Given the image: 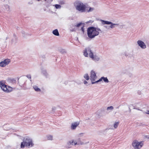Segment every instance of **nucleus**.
<instances>
[{
	"instance_id": "obj_28",
	"label": "nucleus",
	"mask_w": 149,
	"mask_h": 149,
	"mask_svg": "<svg viewBox=\"0 0 149 149\" xmlns=\"http://www.w3.org/2000/svg\"><path fill=\"white\" fill-rule=\"evenodd\" d=\"M83 24L81 22L79 23L76 25H75V26L77 27H79L80 26H81Z\"/></svg>"
},
{
	"instance_id": "obj_37",
	"label": "nucleus",
	"mask_w": 149,
	"mask_h": 149,
	"mask_svg": "<svg viewBox=\"0 0 149 149\" xmlns=\"http://www.w3.org/2000/svg\"><path fill=\"white\" fill-rule=\"evenodd\" d=\"M145 113L149 114V110L147 111V112H145Z\"/></svg>"
},
{
	"instance_id": "obj_34",
	"label": "nucleus",
	"mask_w": 149,
	"mask_h": 149,
	"mask_svg": "<svg viewBox=\"0 0 149 149\" xmlns=\"http://www.w3.org/2000/svg\"><path fill=\"white\" fill-rule=\"evenodd\" d=\"M84 26H82L81 28V30L83 32H84Z\"/></svg>"
},
{
	"instance_id": "obj_25",
	"label": "nucleus",
	"mask_w": 149,
	"mask_h": 149,
	"mask_svg": "<svg viewBox=\"0 0 149 149\" xmlns=\"http://www.w3.org/2000/svg\"><path fill=\"white\" fill-rule=\"evenodd\" d=\"M113 109V107L112 106H110V107H108L107 108V111L109 110H112Z\"/></svg>"
},
{
	"instance_id": "obj_29",
	"label": "nucleus",
	"mask_w": 149,
	"mask_h": 149,
	"mask_svg": "<svg viewBox=\"0 0 149 149\" xmlns=\"http://www.w3.org/2000/svg\"><path fill=\"white\" fill-rule=\"evenodd\" d=\"M60 52L62 54H64L66 53V51L64 49L60 50Z\"/></svg>"
},
{
	"instance_id": "obj_36",
	"label": "nucleus",
	"mask_w": 149,
	"mask_h": 149,
	"mask_svg": "<svg viewBox=\"0 0 149 149\" xmlns=\"http://www.w3.org/2000/svg\"><path fill=\"white\" fill-rule=\"evenodd\" d=\"M137 92L138 94H139V95H141V92L140 91H138Z\"/></svg>"
},
{
	"instance_id": "obj_11",
	"label": "nucleus",
	"mask_w": 149,
	"mask_h": 149,
	"mask_svg": "<svg viewBox=\"0 0 149 149\" xmlns=\"http://www.w3.org/2000/svg\"><path fill=\"white\" fill-rule=\"evenodd\" d=\"M137 44L142 49H145L146 46L145 43L142 40H138L137 41Z\"/></svg>"
},
{
	"instance_id": "obj_33",
	"label": "nucleus",
	"mask_w": 149,
	"mask_h": 149,
	"mask_svg": "<svg viewBox=\"0 0 149 149\" xmlns=\"http://www.w3.org/2000/svg\"><path fill=\"white\" fill-rule=\"evenodd\" d=\"M84 134V133H81L79 134L78 135L79 137H80V136H82Z\"/></svg>"
},
{
	"instance_id": "obj_4",
	"label": "nucleus",
	"mask_w": 149,
	"mask_h": 149,
	"mask_svg": "<svg viewBox=\"0 0 149 149\" xmlns=\"http://www.w3.org/2000/svg\"><path fill=\"white\" fill-rule=\"evenodd\" d=\"M0 87L3 91L6 93L10 92L12 91V88L5 85L3 81H0Z\"/></svg>"
},
{
	"instance_id": "obj_38",
	"label": "nucleus",
	"mask_w": 149,
	"mask_h": 149,
	"mask_svg": "<svg viewBox=\"0 0 149 149\" xmlns=\"http://www.w3.org/2000/svg\"><path fill=\"white\" fill-rule=\"evenodd\" d=\"M56 109V108L55 107H53L52 108V110H55Z\"/></svg>"
},
{
	"instance_id": "obj_3",
	"label": "nucleus",
	"mask_w": 149,
	"mask_h": 149,
	"mask_svg": "<svg viewBox=\"0 0 149 149\" xmlns=\"http://www.w3.org/2000/svg\"><path fill=\"white\" fill-rule=\"evenodd\" d=\"M74 6L76 9L81 12H84L87 11V7L86 5L81 2L76 1L74 3Z\"/></svg>"
},
{
	"instance_id": "obj_22",
	"label": "nucleus",
	"mask_w": 149,
	"mask_h": 149,
	"mask_svg": "<svg viewBox=\"0 0 149 149\" xmlns=\"http://www.w3.org/2000/svg\"><path fill=\"white\" fill-rule=\"evenodd\" d=\"M119 123L118 122H116L114 123L113 126L115 128H116L117 127Z\"/></svg>"
},
{
	"instance_id": "obj_7",
	"label": "nucleus",
	"mask_w": 149,
	"mask_h": 149,
	"mask_svg": "<svg viewBox=\"0 0 149 149\" xmlns=\"http://www.w3.org/2000/svg\"><path fill=\"white\" fill-rule=\"evenodd\" d=\"M131 50L128 48H126L123 50L121 52V54L125 57H129L131 55Z\"/></svg>"
},
{
	"instance_id": "obj_20",
	"label": "nucleus",
	"mask_w": 149,
	"mask_h": 149,
	"mask_svg": "<svg viewBox=\"0 0 149 149\" xmlns=\"http://www.w3.org/2000/svg\"><path fill=\"white\" fill-rule=\"evenodd\" d=\"M100 21L101 22L102 24H109V23L110 22L109 21H104L102 19H101Z\"/></svg>"
},
{
	"instance_id": "obj_16",
	"label": "nucleus",
	"mask_w": 149,
	"mask_h": 149,
	"mask_svg": "<svg viewBox=\"0 0 149 149\" xmlns=\"http://www.w3.org/2000/svg\"><path fill=\"white\" fill-rule=\"evenodd\" d=\"M109 24H110V28L113 29L116 26H118L119 25L118 24H114L110 22Z\"/></svg>"
},
{
	"instance_id": "obj_30",
	"label": "nucleus",
	"mask_w": 149,
	"mask_h": 149,
	"mask_svg": "<svg viewBox=\"0 0 149 149\" xmlns=\"http://www.w3.org/2000/svg\"><path fill=\"white\" fill-rule=\"evenodd\" d=\"M104 27H105L106 29H110V26H108L107 25H106L104 26Z\"/></svg>"
},
{
	"instance_id": "obj_10",
	"label": "nucleus",
	"mask_w": 149,
	"mask_h": 149,
	"mask_svg": "<svg viewBox=\"0 0 149 149\" xmlns=\"http://www.w3.org/2000/svg\"><path fill=\"white\" fill-rule=\"evenodd\" d=\"M89 57L91 58L93 60L95 61H98L100 59L99 57L93 53H91Z\"/></svg>"
},
{
	"instance_id": "obj_6",
	"label": "nucleus",
	"mask_w": 149,
	"mask_h": 149,
	"mask_svg": "<svg viewBox=\"0 0 149 149\" xmlns=\"http://www.w3.org/2000/svg\"><path fill=\"white\" fill-rule=\"evenodd\" d=\"M90 77V79L91 81L92 84L98 82H96L97 81V80L96 81L97 78V77L96 75L95 72V71L93 70H91V72Z\"/></svg>"
},
{
	"instance_id": "obj_31",
	"label": "nucleus",
	"mask_w": 149,
	"mask_h": 149,
	"mask_svg": "<svg viewBox=\"0 0 149 149\" xmlns=\"http://www.w3.org/2000/svg\"><path fill=\"white\" fill-rule=\"evenodd\" d=\"M42 73L45 74V75H46L47 74V72L45 70H44L42 72Z\"/></svg>"
},
{
	"instance_id": "obj_18",
	"label": "nucleus",
	"mask_w": 149,
	"mask_h": 149,
	"mask_svg": "<svg viewBox=\"0 0 149 149\" xmlns=\"http://www.w3.org/2000/svg\"><path fill=\"white\" fill-rule=\"evenodd\" d=\"M53 34L55 36H58L59 35L58 30L57 29H55L52 31Z\"/></svg>"
},
{
	"instance_id": "obj_32",
	"label": "nucleus",
	"mask_w": 149,
	"mask_h": 149,
	"mask_svg": "<svg viewBox=\"0 0 149 149\" xmlns=\"http://www.w3.org/2000/svg\"><path fill=\"white\" fill-rule=\"evenodd\" d=\"M93 22V21L90 20H89L87 22H86V24H89V23H92Z\"/></svg>"
},
{
	"instance_id": "obj_2",
	"label": "nucleus",
	"mask_w": 149,
	"mask_h": 149,
	"mask_svg": "<svg viewBox=\"0 0 149 149\" xmlns=\"http://www.w3.org/2000/svg\"><path fill=\"white\" fill-rule=\"evenodd\" d=\"M34 145L32 139L29 136H26L23 138V141L21 143L20 147L22 148H24L25 147L30 148Z\"/></svg>"
},
{
	"instance_id": "obj_5",
	"label": "nucleus",
	"mask_w": 149,
	"mask_h": 149,
	"mask_svg": "<svg viewBox=\"0 0 149 149\" xmlns=\"http://www.w3.org/2000/svg\"><path fill=\"white\" fill-rule=\"evenodd\" d=\"M132 146L134 149H140L143 146L142 141H138L135 140L132 143Z\"/></svg>"
},
{
	"instance_id": "obj_19",
	"label": "nucleus",
	"mask_w": 149,
	"mask_h": 149,
	"mask_svg": "<svg viewBox=\"0 0 149 149\" xmlns=\"http://www.w3.org/2000/svg\"><path fill=\"white\" fill-rule=\"evenodd\" d=\"M33 88L35 91L37 92H39L41 91L40 89L36 85H34L33 86Z\"/></svg>"
},
{
	"instance_id": "obj_35",
	"label": "nucleus",
	"mask_w": 149,
	"mask_h": 149,
	"mask_svg": "<svg viewBox=\"0 0 149 149\" xmlns=\"http://www.w3.org/2000/svg\"><path fill=\"white\" fill-rule=\"evenodd\" d=\"M84 83L85 84H88V82L86 80L84 81Z\"/></svg>"
},
{
	"instance_id": "obj_41",
	"label": "nucleus",
	"mask_w": 149,
	"mask_h": 149,
	"mask_svg": "<svg viewBox=\"0 0 149 149\" xmlns=\"http://www.w3.org/2000/svg\"><path fill=\"white\" fill-rule=\"evenodd\" d=\"M71 31L73 32L75 31V29H72V30H70Z\"/></svg>"
},
{
	"instance_id": "obj_21",
	"label": "nucleus",
	"mask_w": 149,
	"mask_h": 149,
	"mask_svg": "<svg viewBox=\"0 0 149 149\" xmlns=\"http://www.w3.org/2000/svg\"><path fill=\"white\" fill-rule=\"evenodd\" d=\"M21 33L22 34V36L24 38H26L27 36H28V34L27 33H26L23 31H22Z\"/></svg>"
},
{
	"instance_id": "obj_15",
	"label": "nucleus",
	"mask_w": 149,
	"mask_h": 149,
	"mask_svg": "<svg viewBox=\"0 0 149 149\" xmlns=\"http://www.w3.org/2000/svg\"><path fill=\"white\" fill-rule=\"evenodd\" d=\"M102 80H103L104 81V82L106 83H108L109 82L108 79H107V77H102L99 79L97 80V81L96 82H98L102 81Z\"/></svg>"
},
{
	"instance_id": "obj_9",
	"label": "nucleus",
	"mask_w": 149,
	"mask_h": 149,
	"mask_svg": "<svg viewBox=\"0 0 149 149\" xmlns=\"http://www.w3.org/2000/svg\"><path fill=\"white\" fill-rule=\"evenodd\" d=\"M91 53H93L92 52L91 49L89 47L86 48L83 51L84 55L86 57H88V55L90 56Z\"/></svg>"
},
{
	"instance_id": "obj_27",
	"label": "nucleus",
	"mask_w": 149,
	"mask_h": 149,
	"mask_svg": "<svg viewBox=\"0 0 149 149\" xmlns=\"http://www.w3.org/2000/svg\"><path fill=\"white\" fill-rule=\"evenodd\" d=\"M55 6L56 9H60L61 8V6L60 5L56 4Z\"/></svg>"
},
{
	"instance_id": "obj_13",
	"label": "nucleus",
	"mask_w": 149,
	"mask_h": 149,
	"mask_svg": "<svg viewBox=\"0 0 149 149\" xmlns=\"http://www.w3.org/2000/svg\"><path fill=\"white\" fill-rule=\"evenodd\" d=\"M74 143V140H72L70 141H69L67 143V147L68 148H70L72 147L71 145H73V143Z\"/></svg>"
},
{
	"instance_id": "obj_39",
	"label": "nucleus",
	"mask_w": 149,
	"mask_h": 149,
	"mask_svg": "<svg viewBox=\"0 0 149 149\" xmlns=\"http://www.w3.org/2000/svg\"><path fill=\"white\" fill-rule=\"evenodd\" d=\"M27 77L29 78H30L31 79V76L30 75H28L27 76Z\"/></svg>"
},
{
	"instance_id": "obj_14",
	"label": "nucleus",
	"mask_w": 149,
	"mask_h": 149,
	"mask_svg": "<svg viewBox=\"0 0 149 149\" xmlns=\"http://www.w3.org/2000/svg\"><path fill=\"white\" fill-rule=\"evenodd\" d=\"M83 143L81 141L80 138L77 139V141H74V146L79 145H83Z\"/></svg>"
},
{
	"instance_id": "obj_24",
	"label": "nucleus",
	"mask_w": 149,
	"mask_h": 149,
	"mask_svg": "<svg viewBox=\"0 0 149 149\" xmlns=\"http://www.w3.org/2000/svg\"><path fill=\"white\" fill-rule=\"evenodd\" d=\"M4 7L5 8V9L7 10H9V7L8 5H5L4 6Z\"/></svg>"
},
{
	"instance_id": "obj_8",
	"label": "nucleus",
	"mask_w": 149,
	"mask_h": 149,
	"mask_svg": "<svg viewBox=\"0 0 149 149\" xmlns=\"http://www.w3.org/2000/svg\"><path fill=\"white\" fill-rule=\"evenodd\" d=\"M10 62V59L8 58L0 62V66L3 67H4L9 64Z\"/></svg>"
},
{
	"instance_id": "obj_12",
	"label": "nucleus",
	"mask_w": 149,
	"mask_h": 149,
	"mask_svg": "<svg viewBox=\"0 0 149 149\" xmlns=\"http://www.w3.org/2000/svg\"><path fill=\"white\" fill-rule=\"evenodd\" d=\"M79 124V122H75L71 124V129L72 130H75Z\"/></svg>"
},
{
	"instance_id": "obj_40",
	"label": "nucleus",
	"mask_w": 149,
	"mask_h": 149,
	"mask_svg": "<svg viewBox=\"0 0 149 149\" xmlns=\"http://www.w3.org/2000/svg\"><path fill=\"white\" fill-rule=\"evenodd\" d=\"M68 82L67 81H65L64 83L65 85H67L68 84Z\"/></svg>"
},
{
	"instance_id": "obj_17",
	"label": "nucleus",
	"mask_w": 149,
	"mask_h": 149,
	"mask_svg": "<svg viewBox=\"0 0 149 149\" xmlns=\"http://www.w3.org/2000/svg\"><path fill=\"white\" fill-rule=\"evenodd\" d=\"M47 140L52 141L53 139V136L51 135H48L46 136Z\"/></svg>"
},
{
	"instance_id": "obj_23",
	"label": "nucleus",
	"mask_w": 149,
	"mask_h": 149,
	"mask_svg": "<svg viewBox=\"0 0 149 149\" xmlns=\"http://www.w3.org/2000/svg\"><path fill=\"white\" fill-rule=\"evenodd\" d=\"M84 78L87 80H88L89 79V77L87 74H85L84 76Z\"/></svg>"
},
{
	"instance_id": "obj_26",
	"label": "nucleus",
	"mask_w": 149,
	"mask_h": 149,
	"mask_svg": "<svg viewBox=\"0 0 149 149\" xmlns=\"http://www.w3.org/2000/svg\"><path fill=\"white\" fill-rule=\"evenodd\" d=\"M94 10V8H90L88 10L87 8V11L88 12H91Z\"/></svg>"
},
{
	"instance_id": "obj_1",
	"label": "nucleus",
	"mask_w": 149,
	"mask_h": 149,
	"mask_svg": "<svg viewBox=\"0 0 149 149\" xmlns=\"http://www.w3.org/2000/svg\"><path fill=\"white\" fill-rule=\"evenodd\" d=\"M87 33L88 37L92 39L98 36L100 33H102V31L98 27H91L88 29Z\"/></svg>"
}]
</instances>
